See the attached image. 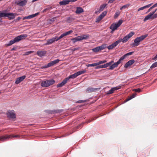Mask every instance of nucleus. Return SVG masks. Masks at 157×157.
I'll return each instance as SVG.
<instances>
[{"instance_id":"obj_32","label":"nucleus","mask_w":157,"mask_h":157,"mask_svg":"<svg viewBox=\"0 0 157 157\" xmlns=\"http://www.w3.org/2000/svg\"><path fill=\"white\" fill-rule=\"evenodd\" d=\"M157 10V8L155 9L153 11L150 12L148 15L145 16L144 19H146V18L150 16L151 17V15L155 13L156 12Z\"/></svg>"},{"instance_id":"obj_52","label":"nucleus","mask_w":157,"mask_h":157,"mask_svg":"<svg viewBox=\"0 0 157 157\" xmlns=\"http://www.w3.org/2000/svg\"><path fill=\"white\" fill-rule=\"evenodd\" d=\"M59 16H57L56 17H54L52 18L49 19V20L51 22H52V23L54 22V21H55L56 18L59 17Z\"/></svg>"},{"instance_id":"obj_14","label":"nucleus","mask_w":157,"mask_h":157,"mask_svg":"<svg viewBox=\"0 0 157 157\" xmlns=\"http://www.w3.org/2000/svg\"><path fill=\"white\" fill-rule=\"evenodd\" d=\"M14 3L16 5L21 7L25 6L27 3L25 0H16Z\"/></svg>"},{"instance_id":"obj_19","label":"nucleus","mask_w":157,"mask_h":157,"mask_svg":"<svg viewBox=\"0 0 157 157\" xmlns=\"http://www.w3.org/2000/svg\"><path fill=\"white\" fill-rule=\"evenodd\" d=\"M119 43L118 40H117L109 45L108 46L107 45V48L109 50H112L117 46Z\"/></svg>"},{"instance_id":"obj_22","label":"nucleus","mask_w":157,"mask_h":157,"mask_svg":"<svg viewBox=\"0 0 157 157\" xmlns=\"http://www.w3.org/2000/svg\"><path fill=\"white\" fill-rule=\"evenodd\" d=\"M73 15L71 14L70 15V16L66 18V21L67 23H71L76 19L75 18L73 17Z\"/></svg>"},{"instance_id":"obj_28","label":"nucleus","mask_w":157,"mask_h":157,"mask_svg":"<svg viewBox=\"0 0 157 157\" xmlns=\"http://www.w3.org/2000/svg\"><path fill=\"white\" fill-rule=\"evenodd\" d=\"M60 6L66 5L69 3V0H63L59 2Z\"/></svg>"},{"instance_id":"obj_40","label":"nucleus","mask_w":157,"mask_h":157,"mask_svg":"<svg viewBox=\"0 0 157 157\" xmlns=\"http://www.w3.org/2000/svg\"><path fill=\"white\" fill-rule=\"evenodd\" d=\"M121 13V11L119 10H118V11H116L114 15V19L117 18L120 15Z\"/></svg>"},{"instance_id":"obj_47","label":"nucleus","mask_w":157,"mask_h":157,"mask_svg":"<svg viewBox=\"0 0 157 157\" xmlns=\"http://www.w3.org/2000/svg\"><path fill=\"white\" fill-rule=\"evenodd\" d=\"M79 47H76L75 48H69L68 49V50H71V52L73 53L74 51L78 50L79 49Z\"/></svg>"},{"instance_id":"obj_24","label":"nucleus","mask_w":157,"mask_h":157,"mask_svg":"<svg viewBox=\"0 0 157 157\" xmlns=\"http://www.w3.org/2000/svg\"><path fill=\"white\" fill-rule=\"evenodd\" d=\"M78 76L77 72L69 75L66 78L68 81H69L70 79H74Z\"/></svg>"},{"instance_id":"obj_23","label":"nucleus","mask_w":157,"mask_h":157,"mask_svg":"<svg viewBox=\"0 0 157 157\" xmlns=\"http://www.w3.org/2000/svg\"><path fill=\"white\" fill-rule=\"evenodd\" d=\"M40 85L42 87L44 88L49 87L47 79L44 80L41 82Z\"/></svg>"},{"instance_id":"obj_9","label":"nucleus","mask_w":157,"mask_h":157,"mask_svg":"<svg viewBox=\"0 0 157 157\" xmlns=\"http://www.w3.org/2000/svg\"><path fill=\"white\" fill-rule=\"evenodd\" d=\"M96 101V100L94 99L93 97H91L86 100H78L76 101V103H81L86 102L87 103V104L91 105L94 103Z\"/></svg>"},{"instance_id":"obj_61","label":"nucleus","mask_w":157,"mask_h":157,"mask_svg":"<svg viewBox=\"0 0 157 157\" xmlns=\"http://www.w3.org/2000/svg\"><path fill=\"white\" fill-rule=\"evenodd\" d=\"M40 13V12H38L36 13L32 14L33 18L36 17L37 15H39Z\"/></svg>"},{"instance_id":"obj_31","label":"nucleus","mask_w":157,"mask_h":157,"mask_svg":"<svg viewBox=\"0 0 157 157\" xmlns=\"http://www.w3.org/2000/svg\"><path fill=\"white\" fill-rule=\"evenodd\" d=\"M86 118V117H85L84 116L82 117H80L79 119H77V120H75L73 121L72 123L73 124H74V125H72L71 127L75 125L76 124H77L78 122V121L81 120H82L83 119H85Z\"/></svg>"},{"instance_id":"obj_2","label":"nucleus","mask_w":157,"mask_h":157,"mask_svg":"<svg viewBox=\"0 0 157 157\" xmlns=\"http://www.w3.org/2000/svg\"><path fill=\"white\" fill-rule=\"evenodd\" d=\"M148 36V34H146L136 37L134 40V42L130 44L131 47L133 48L135 46H139L141 42L144 40Z\"/></svg>"},{"instance_id":"obj_20","label":"nucleus","mask_w":157,"mask_h":157,"mask_svg":"<svg viewBox=\"0 0 157 157\" xmlns=\"http://www.w3.org/2000/svg\"><path fill=\"white\" fill-rule=\"evenodd\" d=\"M68 81L67 78H65L61 82L59 83L56 85L57 88H60L63 87L68 82Z\"/></svg>"},{"instance_id":"obj_43","label":"nucleus","mask_w":157,"mask_h":157,"mask_svg":"<svg viewBox=\"0 0 157 157\" xmlns=\"http://www.w3.org/2000/svg\"><path fill=\"white\" fill-rule=\"evenodd\" d=\"M105 92L106 95H109L110 94L113 93L114 92L113 91V90L111 88L109 90L106 92Z\"/></svg>"},{"instance_id":"obj_48","label":"nucleus","mask_w":157,"mask_h":157,"mask_svg":"<svg viewBox=\"0 0 157 157\" xmlns=\"http://www.w3.org/2000/svg\"><path fill=\"white\" fill-rule=\"evenodd\" d=\"M60 61V60L59 59H57L52 61L54 65V66L56 64L58 63Z\"/></svg>"},{"instance_id":"obj_59","label":"nucleus","mask_w":157,"mask_h":157,"mask_svg":"<svg viewBox=\"0 0 157 157\" xmlns=\"http://www.w3.org/2000/svg\"><path fill=\"white\" fill-rule=\"evenodd\" d=\"M133 91H135L140 92L141 91V90L140 88H137V89H134L133 90Z\"/></svg>"},{"instance_id":"obj_51","label":"nucleus","mask_w":157,"mask_h":157,"mask_svg":"<svg viewBox=\"0 0 157 157\" xmlns=\"http://www.w3.org/2000/svg\"><path fill=\"white\" fill-rule=\"evenodd\" d=\"M55 114L60 113L63 111V109H55Z\"/></svg>"},{"instance_id":"obj_54","label":"nucleus","mask_w":157,"mask_h":157,"mask_svg":"<svg viewBox=\"0 0 157 157\" xmlns=\"http://www.w3.org/2000/svg\"><path fill=\"white\" fill-rule=\"evenodd\" d=\"M53 39L54 40V42H55L59 40V38H58V36H56L55 37H52Z\"/></svg>"},{"instance_id":"obj_8","label":"nucleus","mask_w":157,"mask_h":157,"mask_svg":"<svg viewBox=\"0 0 157 157\" xmlns=\"http://www.w3.org/2000/svg\"><path fill=\"white\" fill-rule=\"evenodd\" d=\"M135 34V33L134 32L130 31L128 34L125 36L122 39H119L118 40L119 43L122 41L123 43H124L126 42Z\"/></svg>"},{"instance_id":"obj_49","label":"nucleus","mask_w":157,"mask_h":157,"mask_svg":"<svg viewBox=\"0 0 157 157\" xmlns=\"http://www.w3.org/2000/svg\"><path fill=\"white\" fill-rule=\"evenodd\" d=\"M111 88L114 92L115 91L117 90L121 89V87H120L119 86L115 87H112Z\"/></svg>"},{"instance_id":"obj_27","label":"nucleus","mask_w":157,"mask_h":157,"mask_svg":"<svg viewBox=\"0 0 157 157\" xmlns=\"http://www.w3.org/2000/svg\"><path fill=\"white\" fill-rule=\"evenodd\" d=\"M157 18V13H155L154 14L152 15L151 16L148 17L146 18V19H144L143 21L144 22H146V21L148 20H149L151 19H155Z\"/></svg>"},{"instance_id":"obj_34","label":"nucleus","mask_w":157,"mask_h":157,"mask_svg":"<svg viewBox=\"0 0 157 157\" xmlns=\"http://www.w3.org/2000/svg\"><path fill=\"white\" fill-rule=\"evenodd\" d=\"M107 44H103L101 45L98 46L99 51H101L107 48Z\"/></svg>"},{"instance_id":"obj_21","label":"nucleus","mask_w":157,"mask_h":157,"mask_svg":"<svg viewBox=\"0 0 157 157\" xmlns=\"http://www.w3.org/2000/svg\"><path fill=\"white\" fill-rule=\"evenodd\" d=\"M84 12V9L81 7L78 6L75 11L76 14H79Z\"/></svg>"},{"instance_id":"obj_42","label":"nucleus","mask_w":157,"mask_h":157,"mask_svg":"<svg viewBox=\"0 0 157 157\" xmlns=\"http://www.w3.org/2000/svg\"><path fill=\"white\" fill-rule=\"evenodd\" d=\"M147 8H148L147 5L144 6L142 7H140L139 8L137 9V11L139 12L140 10H144L145 9Z\"/></svg>"},{"instance_id":"obj_53","label":"nucleus","mask_w":157,"mask_h":157,"mask_svg":"<svg viewBox=\"0 0 157 157\" xmlns=\"http://www.w3.org/2000/svg\"><path fill=\"white\" fill-rule=\"evenodd\" d=\"M49 66L48 65V63L40 67V68L41 69H46L49 68Z\"/></svg>"},{"instance_id":"obj_63","label":"nucleus","mask_w":157,"mask_h":157,"mask_svg":"<svg viewBox=\"0 0 157 157\" xmlns=\"http://www.w3.org/2000/svg\"><path fill=\"white\" fill-rule=\"evenodd\" d=\"M44 112L45 113H47L48 114H51V112H50V110H44Z\"/></svg>"},{"instance_id":"obj_55","label":"nucleus","mask_w":157,"mask_h":157,"mask_svg":"<svg viewBox=\"0 0 157 157\" xmlns=\"http://www.w3.org/2000/svg\"><path fill=\"white\" fill-rule=\"evenodd\" d=\"M152 59L155 61L157 60V54L155 56V55H153L152 57Z\"/></svg>"},{"instance_id":"obj_57","label":"nucleus","mask_w":157,"mask_h":157,"mask_svg":"<svg viewBox=\"0 0 157 157\" xmlns=\"http://www.w3.org/2000/svg\"><path fill=\"white\" fill-rule=\"evenodd\" d=\"M52 9V7L51 6H49L47 8L44 9L43 11V12H44L45 10H50Z\"/></svg>"},{"instance_id":"obj_4","label":"nucleus","mask_w":157,"mask_h":157,"mask_svg":"<svg viewBox=\"0 0 157 157\" xmlns=\"http://www.w3.org/2000/svg\"><path fill=\"white\" fill-rule=\"evenodd\" d=\"M119 61V59L117 61L114 62V60L112 59L109 62L106 63L104 65H103V67H105L107 66L108 67H109V68L108 69V70H112L114 68L117 67L121 63H118Z\"/></svg>"},{"instance_id":"obj_13","label":"nucleus","mask_w":157,"mask_h":157,"mask_svg":"<svg viewBox=\"0 0 157 157\" xmlns=\"http://www.w3.org/2000/svg\"><path fill=\"white\" fill-rule=\"evenodd\" d=\"M134 53V51H132L125 54L119 58V61H118V63H122L124 60L126 59L127 56L132 55Z\"/></svg>"},{"instance_id":"obj_33","label":"nucleus","mask_w":157,"mask_h":157,"mask_svg":"<svg viewBox=\"0 0 157 157\" xmlns=\"http://www.w3.org/2000/svg\"><path fill=\"white\" fill-rule=\"evenodd\" d=\"M49 86L54 84L56 82L55 80L53 78L47 79Z\"/></svg>"},{"instance_id":"obj_12","label":"nucleus","mask_w":157,"mask_h":157,"mask_svg":"<svg viewBox=\"0 0 157 157\" xmlns=\"http://www.w3.org/2000/svg\"><path fill=\"white\" fill-rule=\"evenodd\" d=\"M12 138H18L19 136L18 135H13L11 136H3L1 134V142L8 140L11 137Z\"/></svg>"},{"instance_id":"obj_46","label":"nucleus","mask_w":157,"mask_h":157,"mask_svg":"<svg viewBox=\"0 0 157 157\" xmlns=\"http://www.w3.org/2000/svg\"><path fill=\"white\" fill-rule=\"evenodd\" d=\"M22 17H18L16 19H14L12 21V23L17 22L18 21H19L21 19Z\"/></svg>"},{"instance_id":"obj_16","label":"nucleus","mask_w":157,"mask_h":157,"mask_svg":"<svg viewBox=\"0 0 157 157\" xmlns=\"http://www.w3.org/2000/svg\"><path fill=\"white\" fill-rule=\"evenodd\" d=\"M47 51L46 50H38L36 52V54L40 58H43L46 56Z\"/></svg>"},{"instance_id":"obj_64","label":"nucleus","mask_w":157,"mask_h":157,"mask_svg":"<svg viewBox=\"0 0 157 157\" xmlns=\"http://www.w3.org/2000/svg\"><path fill=\"white\" fill-rule=\"evenodd\" d=\"M24 10V9H23L22 8H20L18 9L17 11L18 12H21V11H23Z\"/></svg>"},{"instance_id":"obj_1","label":"nucleus","mask_w":157,"mask_h":157,"mask_svg":"<svg viewBox=\"0 0 157 157\" xmlns=\"http://www.w3.org/2000/svg\"><path fill=\"white\" fill-rule=\"evenodd\" d=\"M28 36L27 34H22L19 35L17 36H14L13 38L7 42L5 44V46L6 47H9L15 43H18L21 40H24L25 38Z\"/></svg>"},{"instance_id":"obj_7","label":"nucleus","mask_w":157,"mask_h":157,"mask_svg":"<svg viewBox=\"0 0 157 157\" xmlns=\"http://www.w3.org/2000/svg\"><path fill=\"white\" fill-rule=\"evenodd\" d=\"M7 117L12 121H14L17 120L16 114L13 110H8L6 113Z\"/></svg>"},{"instance_id":"obj_6","label":"nucleus","mask_w":157,"mask_h":157,"mask_svg":"<svg viewBox=\"0 0 157 157\" xmlns=\"http://www.w3.org/2000/svg\"><path fill=\"white\" fill-rule=\"evenodd\" d=\"M72 133V132L67 133L64 129H62L56 132L55 137L56 138H61L66 136Z\"/></svg>"},{"instance_id":"obj_35","label":"nucleus","mask_w":157,"mask_h":157,"mask_svg":"<svg viewBox=\"0 0 157 157\" xmlns=\"http://www.w3.org/2000/svg\"><path fill=\"white\" fill-rule=\"evenodd\" d=\"M73 32V31L72 30H70L63 33L62 34L63 36V37H64L70 35Z\"/></svg>"},{"instance_id":"obj_30","label":"nucleus","mask_w":157,"mask_h":157,"mask_svg":"<svg viewBox=\"0 0 157 157\" xmlns=\"http://www.w3.org/2000/svg\"><path fill=\"white\" fill-rule=\"evenodd\" d=\"M86 66L87 67H94V69L95 70H97V69H95V67L97 66H98V63L97 62L95 63H92L90 64H88L86 65Z\"/></svg>"},{"instance_id":"obj_45","label":"nucleus","mask_w":157,"mask_h":157,"mask_svg":"<svg viewBox=\"0 0 157 157\" xmlns=\"http://www.w3.org/2000/svg\"><path fill=\"white\" fill-rule=\"evenodd\" d=\"M157 67V61L155 62L152 64L150 66V69H153Z\"/></svg>"},{"instance_id":"obj_11","label":"nucleus","mask_w":157,"mask_h":157,"mask_svg":"<svg viewBox=\"0 0 157 157\" xmlns=\"http://www.w3.org/2000/svg\"><path fill=\"white\" fill-rule=\"evenodd\" d=\"M108 11L107 10H106L102 12V13L96 19L95 22L98 23L103 19L106 15Z\"/></svg>"},{"instance_id":"obj_10","label":"nucleus","mask_w":157,"mask_h":157,"mask_svg":"<svg viewBox=\"0 0 157 157\" xmlns=\"http://www.w3.org/2000/svg\"><path fill=\"white\" fill-rule=\"evenodd\" d=\"M98 66L95 67L96 69H101L106 68L108 67L107 66L103 67V65L105 64L107 62V61L106 59H103L101 60H99L97 62Z\"/></svg>"},{"instance_id":"obj_29","label":"nucleus","mask_w":157,"mask_h":157,"mask_svg":"<svg viewBox=\"0 0 157 157\" xmlns=\"http://www.w3.org/2000/svg\"><path fill=\"white\" fill-rule=\"evenodd\" d=\"M117 23L113 22L109 27L110 29H113L115 30H117V28L119 27L117 24H116Z\"/></svg>"},{"instance_id":"obj_38","label":"nucleus","mask_w":157,"mask_h":157,"mask_svg":"<svg viewBox=\"0 0 157 157\" xmlns=\"http://www.w3.org/2000/svg\"><path fill=\"white\" fill-rule=\"evenodd\" d=\"M87 71L85 69H83L82 70L79 71L77 72L78 76L82 74H84Z\"/></svg>"},{"instance_id":"obj_41","label":"nucleus","mask_w":157,"mask_h":157,"mask_svg":"<svg viewBox=\"0 0 157 157\" xmlns=\"http://www.w3.org/2000/svg\"><path fill=\"white\" fill-rule=\"evenodd\" d=\"M123 22V20L122 19H121L120 20H119L115 22L117 23L116 24H117L118 26L119 27L122 24Z\"/></svg>"},{"instance_id":"obj_58","label":"nucleus","mask_w":157,"mask_h":157,"mask_svg":"<svg viewBox=\"0 0 157 157\" xmlns=\"http://www.w3.org/2000/svg\"><path fill=\"white\" fill-rule=\"evenodd\" d=\"M157 7V2L155 3V4H154L153 5L151 6V7H150L149 8L150 9L152 10L155 8Z\"/></svg>"},{"instance_id":"obj_44","label":"nucleus","mask_w":157,"mask_h":157,"mask_svg":"<svg viewBox=\"0 0 157 157\" xmlns=\"http://www.w3.org/2000/svg\"><path fill=\"white\" fill-rule=\"evenodd\" d=\"M92 50L93 52L95 53H96L100 51L98 46L92 48Z\"/></svg>"},{"instance_id":"obj_39","label":"nucleus","mask_w":157,"mask_h":157,"mask_svg":"<svg viewBox=\"0 0 157 157\" xmlns=\"http://www.w3.org/2000/svg\"><path fill=\"white\" fill-rule=\"evenodd\" d=\"M33 18V17L32 14L23 17L22 18V19L23 20H24L25 19H30Z\"/></svg>"},{"instance_id":"obj_3","label":"nucleus","mask_w":157,"mask_h":157,"mask_svg":"<svg viewBox=\"0 0 157 157\" xmlns=\"http://www.w3.org/2000/svg\"><path fill=\"white\" fill-rule=\"evenodd\" d=\"M90 36L89 34H82L80 36H78L76 37L70 39V40L72 41L73 44H75L78 41H81L82 40H86L89 39Z\"/></svg>"},{"instance_id":"obj_26","label":"nucleus","mask_w":157,"mask_h":157,"mask_svg":"<svg viewBox=\"0 0 157 157\" xmlns=\"http://www.w3.org/2000/svg\"><path fill=\"white\" fill-rule=\"evenodd\" d=\"M54 40L53 39L52 37L48 39L47 40L46 42L43 44L44 46H47L49 45H51L54 43Z\"/></svg>"},{"instance_id":"obj_37","label":"nucleus","mask_w":157,"mask_h":157,"mask_svg":"<svg viewBox=\"0 0 157 157\" xmlns=\"http://www.w3.org/2000/svg\"><path fill=\"white\" fill-rule=\"evenodd\" d=\"M137 95V94H134L132 95L129 98H128L124 102V103H125L130 100L134 98H135L136 97Z\"/></svg>"},{"instance_id":"obj_25","label":"nucleus","mask_w":157,"mask_h":157,"mask_svg":"<svg viewBox=\"0 0 157 157\" xmlns=\"http://www.w3.org/2000/svg\"><path fill=\"white\" fill-rule=\"evenodd\" d=\"M91 121L90 120L86 119L85 121H82L81 122V123L77 125L75 127L77 128V129H79V128H82L81 127V124H87L88 123L90 122Z\"/></svg>"},{"instance_id":"obj_18","label":"nucleus","mask_w":157,"mask_h":157,"mask_svg":"<svg viewBox=\"0 0 157 157\" xmlns=\"http://www.w3.org/2000/svg\"><path fill=\"white\" fill-rule=\"evenodd\" d=\"M135 60L132 59L128 60L124 65V67L126 69L128 68L130 66L132 65L135 62Z\"/></svg>"},{"instance_id":"obj_5","label":"nucleus","mask_w":157,"mask_h":157,"mask_svg":"<svg viewBox=\"0 0 157 157\" xmlns=\"http://www.w3.org/2000/svg\"><path fill=\"white\" fill-rule=\"evenodd\" d=\"M14 14L13 12L1 11V17L7 18L10 20H12L15 18Z\"/></svg>"},{"instance_id":"obj_17","label":"nucleus","mask_w":157,"mask_h":157,"mask_svg":"<svg viewBox=\"0 0 157 157\" xmlns=\"http://www.w3.org/2000/svg\"><path fill=\"white\" fill-rule=\"evenodd\" d=\"M26 76L25 75H24L17 78L15 82V84L17 85L23 81L26 78Z\"/></svg>"},{"instance_id":"obj_56","label":"nucleus","mask_w":157,"mask_h":157,"mask_svg":"<svg viewBox=\"0 0 157 157\" xmlns=\"http://www.w3.org/2000/svg\"><path fill=\"white\" fill-rule=\"evenodd\" d=\"M18 46L16 45L14 46L13 47L10 49L11 51H16L17 48Z\"/></svg>"},{"instance_id":"obj_50","label":"nucleus","mask_w":157,"mask_h":157,"mask_svg":"<svg viewBox=\"0 0 157 157\" xmlns=\"http://www.w3.org/2000/svg\"><path fill=\"white\" fill-rule=\"evenodd\" d=\"M34 52V51L33 50L26 51L25 52L24 55L25 56H28V55H29L30 54H31Z\"/></svg>"},{"instance_id":"obj_62","label":"nucleus","mask_w":157,"mask_h":157,"mask_svg":"<svg viewBox=\"0 0 157 157\" xmlns=\"http://www.w3.org/2000/svg\"><path fill=\"white\" fill-rule=\"evenodd\" d=\"M2 73H1V75ZM1 80L2 79H5L6 78V75H1Z\"/></svg>"},{"instance_id":"obj_36","label":"nucleus","mask_w":157,"mask_h":157,"mask_svg":"<svg viewBox=\"0 0 157 157\" xmlns=\"http://www.w3.org/2000/svg\"><path fill=\"white\" fill-rule=\"evenodd\" d=\"M131 6V4L130 3H128L125 5H124L121 7L120 8V10H122L124 9H125L127 8L129 6Z\"/></svg>"},{"instance_id":"obj_15","label":"nucleus","mask_w":157,"mask_h":157,"mask_svg":"<svg viewBox=\"0 0 157 157\" xmlns=\"http://www.w3.org/2000/svg\"><path fill=\"white\" fill-rule=\"evenodd\" d=\"M100 89V88H94L92 87H89L86 89V92L89 93L99 91Z\"/></svg>"},{"instance_id":"obj_60","label":"nucleus","mask_w":157,"mask_h":157,"mask_svg":"<svg viewBox=\"0 0 157 157\" xmlns=\"http://www.w3.org/2000/svg\"><path fill=\"white\" fill-rule=\"evenodd\" d=\"M48 65L49 66V67H50L52 66H54V65L53 64V63H52V61H51L48 63Z\"/></svg>"}]
</instances>
